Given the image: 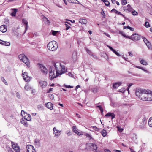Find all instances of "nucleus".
Here are the masks:
<instances>
[{
    "label": "nucleus",
    "mask_w": 152,
    "mask_h": 152,
    "mask_svg": "<svg viewBox=\"0 0 152 152\" xmlns=\"http://www.w3.org/2000/svg\"><path fill=\"white\" fill-rule=\"evenodd\" d=\"M146 44L148 48H150L151 47V45L150 42L148 41L147 42Z\"/></svg>",
    "instance_id": "6e6d98bb"
},
{
    "label": "nucleus",
    "mask_w": 152,
    "mask_h": 152,
    "mask_svg": "<svg viewBox=\"0 0 152 152\" xmlns=\"http://www.w3.org/2000/svg\"><path fill=\"white\" fill-rule=\"evenodd\" d=\"M116 13L118 14V15H120L122 16L123 17H125V16L123 14H121L120 12H119L118 11H117Z\"/></svg>",
    "instance_id": "4d7b16f0"
},
{
    "label": "nucleus",
    "mask_w": 152,
    "mask_h": 152,
    "mask_svg": "<svg viewBox=\"0 0 152 152\" xmlns=\"http://www.w3.org/2000/svg\"><path fill=\"white\" fill-rule=\"evenodd\" d=\"M45 106L50 110H52L53 109V104L50 102H48L45 104Z\"/></svg>",
    "instance_id": "aec40b11"
},
{
    "label": "nucleus",
    "mask_w": 152,
    "mask_h": 152,
    "mask_svg": "<svg viewBox=\"0 0 152 152\" xmlns=\"http://www.w3.org/2000/svg\"><path fill=\"white\" fill-rule=\"evenodd\" d=\"M0 44L5 46H10V42L4 41L0 39Z\"/></svg>",
    "instance_id": "4be33fe9"
},
{
    "label": "nucleus",
    "mask_w": 152,
    "mask_h": 152,
    "mask_svg": "<svg viewBox=\"0 0 152 152\" xmlns=\"http://www.w3.org/2000/svg\"><path fill=\"white\" fill-rule=\"evenodd\" d=\"M24 89L27 91H28L30 89L28 84L27 83L26 84L24 87Z\"/></svg>",
    "instance_id": "72a5a7b5"
},
{
    "label": "nucleus",
    "mask_w": 152,
    "mask_h": 152,
    "mask_svg": "<svg viewBox=\"0 0 152 152\" xmlns=\"http://www.w3.org/2000/svg\"><path fill=\"white\" fill-rule=\"evenodd\" d=\"M125 91V89L123 88L119 90V91L122 93H124Z\"/></svg>",
    "instance_id": "603ef678"
},
{
    "label": "nucleus",
    "mask_w": 152,
    "mask_h": 152,
    "mask_svg": "<svg viewBox=\"0 0 152 152\" xmlns=\"http://www.w3.org/2000/svg\"><path fill=\"white\" fill-rule=\"evenodd\" d=\"M22 22L24 24L26 25L25 31L24 33H23V34H24L25 33L28 29V22L25 19H22Z\"/></svg>",
    "instance_id": "a211bd4d"
},
{
    "label": "nucleus",
    "mask_w": 152,
    "mask_h": 152,
    "mask_svg": "<svg viewBox=\"0 0 152 152\" xmlns=\"http://www.w3.org/2000/svg\"><path fill=\"white\" fill-rule=\"evenodd\" d=\"M22 75L24 80L26 82L29 81L30 80V79L31 78V77L28 75L27 73L26 72L23 73Z\"/></svg>",
    "instance_id": "1a4fd4ad"
},
{
    "label": "nucleus",
    "mask_w": 152,
    "mask_h": 152,
    "mask_svg": "<svg viewBox=\"0 0 152 152\" xmlns=\"http://www.w3.org/2000/svg\"><path fill=\"white\" fill-rule=\"evenodd\" d=\"M12 144V147L16 152H20V149L18 145V144L15 142L11 141Z\"/></svg>",
    "instance_id": "423d86ee"
},
{
    "label": "nucleus",
    "mask_w": 152,
    "mask_h": 152,
    "mask_svg": "<svg viewBox=\"0 0 152 152\" xmlns=\"http://www.w3.org/2000/svg\"><path fill=\"white\" fill-rule=\"evenodd\" d=\"M102 11L101 12V14L102 15V17L104 18L105 17V15L104 13V11L102 9H101Z\"/></svg>",
    "instance_id": "4c0bfd02"
},
{
    "label": "nucleus",
    "mask_w": 152,
    "mask_h": 152,
    "mask_svg": "<svg viewBox=\"0 0 152 152\" xmlns=\"http://www.w3.org/2000/svg\"><path fill=\"white\" fill-rule=\"evenodd\" d=\"M86 50L87 52L89 54L91 55L92 53L91 52L88 48H86Z\"/></svg>",
    "instance_id": "09e8293b"
},
{
    "label": "nucleus",
    "mask_w": 152,
    "mask_h": 152,
    "mask_svg": "<svg viewBox=\"0 0 152 152\" xmlns=\"http://www.w3.org/2000/svg\"><path fill=\"white\" fill-rule=\"evenodd\" d=\"M91 130H94L96 131H98V128L96 126L91 127Z\"/></svg>",
    "instance_id": "79ce46f5"
},
{
    "label": "nucleus",
    "mask_w": 152,
    "mask_h": 152,
    "mask_svg": "<svg viewBox=\"0 0 152 152\" xmlns=\"http://www.w3.org/2000/svg\"><path fill=\"white\" fill-rule=\"evenodd\" d=\"M72 130L73 132L76 133L77 134L79 135H83V132L80 131L78 132L77 131V129L76 127L75 126H74L72 127Z\"/></svg>",
    "instance_id": "f8f14e48"
},
{
    "label": "nucleus",
    "mask_w": 152,
    "mask_h": 152,
    "mask_svg": "<svg viewBox=\"0 0 152 152\" xmlns=\"http://www.w3.org/2000/svg\"><path fill=\"white\" fill-rule=\"evenodd\" d=\"M121 84L122 83L121 82L115 83L113 85V88H117L118 86H120Z\"/></svg>",
    "instance_id": "b1692460"
},
{
    "label": "nucleus",
    "mask_w": 152,
    "mask_h": 152,
    "mask_svg": "<svg viewBox=\"0 0 152 152\" xmlns=\"http://www.w3.org/2000/svg\"><path fill=\"white\" fill-rule=\"evenodd\" d=\"M79 22L82 24H86L87 23V21L84 19H80L79 20Z\"/></svg>",
    "instance_id": "a878e982"
},
{
    "label": "nucleus",
    "mask_w": 152,
    "mask_h": 152,
    "mask_svg": "<svg viewBox=\"0 0 152 152\" xmlns=\"http://www.w3.org/2000/svg\"><path fill=\"white\" fill-rule=\"evenodd\" d=\"M1 79L6 85H8L7 82H6L4 77H1Z\"/></svg>",
    "instance_id": "e433bc0d"
},
{
    "label": "nucleus",
    "mask_w": 152,
    "mask_h": 152,
    "mask_svg": "<svg viewBox=\"0 0 152 152\" xmlns=\"http://www.w3.org/2000/svg\"><path fill=\"white\" fill-rule=\"evenodd\" d=\"M101 133L103 137H104L106 136L107 134V132L106 130L103 129L101 132Z\"/></svg>",
    "instance_id": "c756f323"
},
{
    "label": "nucleus",
    "mask_w": 152,
    "mask_h": 152,
    "mask_svg": "<svg viewBox=\"0 0 152 152\" xmlns=\"http://www.w3.org/2000/svg\"><path fill=\"white\" fill-rule=\"evenodd\" d=\"M38 64L39 65L40 68L42 72L44 74H46L47 73L48 70L43 65L41 64Z\"/></svg>",
    "instance_id": "9b49d317"
},
{
    "label": "nucleus",
    "mask_w": 152,
    "mask_h": 152,
    "mask_svg": "<svg viewBox=\"0 0 152 152\" xmlns=\"http://www.w3.org/2000/svg\"><path fill=\"white\" fill-rule=\"evenodd\" d=\"M57 31H53L52 32V34L53 35H55L57 34Z\"/></svg>",
    "instance_id": "052dcab7"
},
{
    "label": "nucleus",
    "mask_w": 152,
    "mask_h": 152,
    "mask_svg": "<svg viewBox=\"0 0 152 152\" xmlns=\"http://www.w3.org/2000/svg\"><path fill=\"white\" fill-rule=\"evenodd\" d=\"M92 90L94 93H95L97 92L98 89L96 88H94L92 89Z\"/></svg>",
    "instance_id": "58836bf2"
},
{
    "label": "nucleus",
    "mask_w": 152,
    "mask_h": 152,
    "mask_svg": "<svg viewBox=\"0 0 152 152\" xmlns=\"http://www.w3.org/2000/svg\"><path fill=\"white\" fill-rule=\"evenodd\" d=\"M113 52H114L116 55H117L118 56H120L121 55L120 54L118 53L117 51H116L114 49V50L112 51Z\"/></svg>",
    "instance_id": "de8ad7c7"
},
{
    "label": "nucleus",
    "mask_w": 152,
    "mask_h": 152,
    "mask_svg": "<svg viewBox=\"0 0 152 152\" xmlns=\"http://www.w3.org/2000/svg\"><path fill=\"white\" fill-rule=\"evenodd\" d=\"M70 3L78 4L79 2L77 0H67Z\"/></svg>",
    "instance_id": "7c9ffc66"
},
{
    "label": "nucleus",
    "mask_w": 152,
    "mask_h": 152,
    "mask_svg": "<svg viewBox=\"0 0 152 152\" xmlns=\"http://www.w3.org/2000/svg\"><path fill=\"white\" fill-rule=\"evenodd\" d=\"M34 142L37 145H40V141L39 140L36 139L35 140Z\"/></svg>",
    "instance_id": "473e14b6"
},
{
    "label": "nucleus",
    "mask_w": 152,
    "mask_h": 152,
    "mask_svg": "<svg viewBox=\"0 0 152 152\" xmlns=\"http://www.w3.org/2000/svg\"><path fill=\"white\" fill-rule=\"evenodd\" d=\"M49 96L50 98L51 99H53L54 98L53 95L52 94H49Z\"/></svg>",
    "instance_id": "bf43d9fd"
},
{
    "label": "nucleus",
    "mask_w": 152,
    "mask_h": 152,
    "mask_svg": "<svg viewBox=\"0 0 152 152\" xmlns=\"http://www.w3.org/2000/svg\"><path fill=\"white\" fill-rule=\"evenodd\" d=\"M142 38L144 42L145 43V44L148 42V41L147 40V39L144 37H142Z\"/></svg>",
    "instance_id": "a18cd8bd"
},
{
    "label": "nucleus",
    "mask_w": 152,
    "mask_h": 152,
    "mask_svg": "<svg viewBox=\"0 0 152 152\" xmlns=\"http://www.w3.org/2000/svg\"><path fill=\"white\" fill-rule=\"evenodd\" d=\"M47 46L49 50L52 51L55 50L58 47L56 42L55 41H53L49 42Z\"/></svg>",
    "instance_id": "f03ea898"
},
{
    "label": "nucleus",
    "mask_w": 152,
    "mask_h": 152,
    "mask_svg": "<svg viewBox=\"0 0 152 152\" xmlns=\"http://www.w3.org/2000/svg\"><path fill=\"white\" fill-rule=\"evenodd\" d=\"M24 118H22L20 120L21 123L23 124V125L26 127H27L28 126V124L26 120H24Z\"/></svg>",
    "instance_id": "5701e85b"
},
{
    "label": "nucleus",
    "mask_w": 152,
    "mask_h": 152,
    "mask_svg": "<svg viewBox=\"0 0 152 152\" xmlns=\"http://www.w3.org/2000/svg\"><path fill=\"white\" fill-rule=\"evenodd\" d=\"M132 83H130L129 84V85L128 86L127 88V91H128V92H129V88L131 86H132Z\"/></svg>",
    "instance_id": "680f3d73"
},
{
    "label": "nucleus",
    "mask_w": 152,
    "mask_h": 152,
    "mask_svg": "<svg viewBox=\"0 0 152 152\" xmlns=\"http://www.w3.org/2000/svg\"><path fill=\"white\" fill-rule=\"evenodd\" d=\"M65 25L66 27V30H67L69 28H70V26L68 25V24L65 23Z\"/></svg>",
    "instance_id": "13d9d810"
},
{
    "label": "nucleus",
    "mask_w": 152,
    "mask_h": 152,
    "mask_svg": "<svg viewBox=\"0 0 152 152\" xmlns=\"http://www.w3.org/2000/svg\"><path fill=\"white\" fill-rule=\"evenodd\" d=\"M150 92L149 90H142L141 89H137L135 92V94L141 100L146 101L148 93Z\"/></svg>",
    "instance_id": "f257e3e1"
},
{
    "label": "nucleus",
    "mask_w": 152,
    "mask_h": 152,
    "mask_svg": "<svg viewBox=\"0 0 152 152\" xmlns=\"http://www.w3.org/2000/svg\"><path fill=\"white\" fill-rule=\"evenodd\" d=\"M85 135L86 136V137H88L89 140L92 139V137L91 136V135L87 133L85 134Z\"/></svg>",
    "instance_id": "a19ab883"
},
{
    "label": "nucleus",
    "mask_w": 152,
    "mask_h": 152,
    "mask_svg": "<svg viewBox=\"0 0 152 152\" xmlns=\"http://www.w3.org/2000/svg\"><path fill=\"white\" fill-rule=\"evenodd\" d=\"M42 19L43 21L45 24L48 25H50V21L46 17L44 16Z\"/></svg>",
    "instance_id": "412c9836"
},
{
    "label": "nucleus",
    "mask_w": 152,
    "mask_h": 152,
    "mask_svg": "<svg viewBox=\"0 0 152 152\" xmlns=\"http://www.w3.org/2000/svg\"><path fill=\"white\" fill-rule=\"evenodd\" d=\"M111 119H113V118H114L115 117V114L113 113L112 114V115H111Z\"/></svg>",
    "instance_id": "338daca9"
},
{
    "label": "nucleus",
    "mask_w": 152,
    "mask_h": 152,
    "mask_svg": "<svg viewBox=\"0 0 152 152\" xmlns=\"http://www.w3.org/2000/svg\"><path fill=\"white\" fill-rule=\"evenodd\" d=\"M112 113H110V112L108 113H107V114L105 115V117H107V116H111V115H112Z\"/></svg>",
    "instance_id": "3c124183"
},
{
    "label": "nucleus",
    "mask_w": 152,
    "mask_h": 152,
    "mask_svg": "<svg viewBox=\"0 0 152 152\" xmlns=\"http://www.w3.org/2000/svg\"><path fill=\"white\" fill-rule=\"evenodd\" d=\"M127 10L129 11H131L132 10V8L131 7V6L129 4H128L127 6Z\"/></svg>",
    "instance_id": "c9c22d12"
},
{
    "label": "nucleus",
    "mask_w": 152,
    "mask_h": 152,
    "mask_svg": "<svg viewBox=\"0 0 152 152\" xmlns=\"http://www.w3.org/2000/svg\"><path fill=\"white\" fill-rule=\"evenodd\" d=\"M27 152H35L34 147L31 145H28L26 146Z\"/></svg>",
    "instance_id": "6e6552de"
},
{
    "label": "nucleus",
    "mask_w": 152,
    "mask_h": 152,
    "mask_svg": "<svg viewBox=\"0 0 152 152\" xmlns=\"http://www.w3.org/2000/svg\"><path fill=\"white\" fill-rule=\"evenodd\" d=\"M66 70L65 69V67L64 66H61V69H59V71L61 73V74L65 73Z\"/></svg>",
    "instance_id": "cd10ccee"
},
{
    "label": "nucleus",
    "mask_w": 152,
    "mask_h": 152,
    "mask_svg": "<svg viewBox=\"0 0 152 152\" xmlns=\"http://www.w3.org/2000/svg\"><path fill=\"white\" fill-rule=\"evenodd\" d=\"M26 115L24 116V119L28 121H31V115L29 114H28L26 113Z\"/></svg>",
    "instance_id": "dca6fc26"
},
{
    "label": "nucleus",
    "mask_w": 152,
    "mask_h": 152,
    "mask_svg": "<svg viewBox=\"0 0 152 152\" xmlns=\"http://www.w3.org/2000/svg\"><path fill=\"white\" fill-rule=\"evenodd\" d=\"M77 52L75 51L73 53L72 55V58L73 59L74 61H75L77 58Z\"/></svg>",
    "instance_id": "393cba45"
},
{
    "label": "nucleus",
    "mask_w": 152,
    "mask_h": 152,
    "mask_svg": "<svg viewBox=\"0 0 152 152\" xmlns=\"http://www.w3.org/2000/svg\"><path fill=\"white\" fill-rule=\"evenodd\" d=\"M19 59L25 63L28 67H30V62L28 59L24 54H20L18 56Z\"/></svg>",
    "instance_id": "39448f33"
},
{
    "label": "nucleus",
    "mask_w": 152,
    "mask_h": 152,
    "mask_svg": "<svg viewBox=\"0 0 152 152\" xmlns=\"http://www.w3.org/2000/svg\"><path fill=\"white\" fill-rule=\"evenodd\" d=\"M152 100V91H150V92L148 93L146 101H150Z\"/></svg>",
    "instance_id": "6ab92c4d"
},
{
    "label": "nucleus",
    "mask_w": 152,
    "mask_h": 152,
    "mask_svg": "<svg viewBox=\"0 0 152 152\" xmlns=\"http://www.w3.org/2000/svg\"><path fill=\"white\" fill-rule=\"evenodd\" d=\"M39 84L42 88H43L46 86L47 83L46 81L42 80L39 82Z\"/></svg>",
    "instance_id": "4468645a"
},
{
    "label": "nucleus",
    "mask_w": 152,
    "mask_h": 152,
    "mask_svg": "<svg viewBox=\"0 0 152 152\" xmlns=\"http://www.w3.org/2000/svg\"><path fill=\"white\" fill-rule=\"evenodd\" d=\"M49 75L50 79L51 80H53L54 78H56L57 76L59 75H55V70L53 66H50V67L49 70Z\"/></svg>",
    "instance_id": "20e7f679"
},
{
    "label": "nucleus",
    "mask_w": 152,
    "mask_h": 152,
    "mask_svg": "<svg viewBox=\"0 0 152 152\" xmlns=\"http://www.w3.org/2000/svg\"><path fill=\"white\" fill-rule=\"evenodd\" d=\"M16 95L17 97L19 99L20 98V94L18 92H17L16 93Z\"/></svg>",
    "instance_id": "e2e57ef3"
},
{
    "label": "nucleus",
    "mask_w": 152,
    "mask_h": 152,
    "mask_svg": "<svg viewBox=\"0 0 152 152\" xmlns=\"http://www.w3.org/2000/svg\"><path fill=\"white\" fill-rule=\"evenodd\" d=\"M132 14L134 15H138L137 12L135 10L132 12Z\"/></svg>",
    "instance_id": "864d4df0"
},
{
    "label": "nucleus",
    "mask_w": 152,
    "mask_h": 152,
    "mask_svg": "<svg viewBox=\"0 0 152 152\" xmlns=\"http://www.w3.org/2000/svg\"><path fill=\"white\" fill-rule=\"evenodd\" d=\"M107 47L112 51H113L114 50V49L111 46L107 45Z\"/></svg>",
    "instance_id": "0e129e2a"
},
{
    "label": "nucleus",
    "mask_w": 152,
    "mask_h": 152,
    "mask_svg": "<svg viewBox=\"0 0 152 152\" xmlns=\"http://www.w3.org/2000/svg\"><path fill=\"white\" fill-rule=\"evenodd\" d=\"M131 37H132V40L133 41H138L140 39V36L137 34H133L131 36Z\"/></svg>",
    "instance_id": "9d476101"
},
{
    "label": "nucleus",
    "mask_w": 152,
    "mask_h": 152,
    "mask_svg": "<svg viewBox=\"0 0 152 152\" xmlns=\"http://www.w3.org/2000/svg\"><path fill=\"white\" fill-rule=\"evenodd\" d=\"M140 63L144 65H148L147 62L144 60L142 59L140 61Z\"/></svg>",
    "instance_id": "c85d7f7f"
},
{
    "label": "nucleus",
    "mask_w": 152,
    "mask_h": 152,
    "mask_svg": "<svg viewBox=\"0 0 152 152\" xmlns=\"http://www.w3.org/2000/svg\"><path fill=\"white\" fill-rule=\"evenodd\" d=\"M147 122V118L145 116H144L143 118L142 119V121L140 122V125H139L140 128L141 129L144 128V126L146 124Z\"/></svg>",
    "instance_id": "0eeeda50"
},
{
    "label": "nucleus",
    "mask_w": 152,
    "mask_h": 152,
    "mask_svg": "<svg viewBox=\"0 0 152 152\" xmlns=\"http://www.w3.org/2000/svg\"><path fill=\"white\" fill-rule=\"evenodd\" d=\"M145 26L146 28H148L150 27V25L149 23L147 21L145 22Z\"/></svg>",
    "instance_id": "37998d69"
},
{
    "label": "nucleus",
    "mask_w": 152,
    "mask_h": 152,
    "mask_svg": "<svg viewBox=\"0 0 152 152\" xmlns=\"http://www.w3.org/2000/svg\"><path fill=\"white\" fill-rule=\"evenodd\" d=\"M104 3L106 6H108L110 5V3L107 0H106V1H104Z\"/></svg>",
    "instance_id": "c03bdc74"
},
{
    "label": "nucleus",
    "mask_w": 152,
    "mask_h": 152,
    "mask_svg": "<svg viewBox=\"0 0 152 152\" xmlns=\"http://www.w3.org/2000/svg\"><path fill=\"white\" fill-rule=\"evenodd\" d=\"M26 112H25V111H23V110H22L21 111V115L23 117V118H24V116H23V115H25V114H26Z\"/></svg>",
    "instance_id": "5fc2aeb1"
},
{
    "label": "nucleus",
    "mask_w": 152,
    "mask_h": 152,
    "mask_svg": "<svg viewBox=\"0 0 152 152\" xmlns=\"http://www.w3.org/2000/svg\"><path fill=\"white\" fill-rule=\"evenodd\" d=\"M90 147L91 148H92L94 150H96L97 148V147L96 145L94 143L91 144Z\"/></svg>",
    "instance_id": "bb28decb"
},
{
    "label": "nucleus",
    "mask_w": 152,
    "mask_h": 152,
    "mask_svg": "<svg viewBox=\"0 0 152 152\" xmlns=\"http://www.w3.org/2000/svg\"><path fill=\"white\" fill-rule=\"evenodd\" d=\"M12 12L10 15L12 17L16 16L17 12H18V10L16 8H12L11 9Z\"/></svg>",
    "instance_id": "2eb2a0df"
},
{
    "label": "nucleus",
    "mask_w": 152,
    "mask_h": 152,
    "mask_svg": "<svg viewBox=\"0 0 152 152\" xmlns=\"http://www.w3.org/2000/svg\"><path fill=\"white\" fill-rule=\"evenodd\" d=\"M103 34L104 35H106V36H107L109 38H110V35L109 34H107L106 32H104Z\"/></svg>",
    "instance_id": "774afa93"
},
{
    "label": "nucleus",
    "mask_w": 152,
    "mask_h": 152,
    "mask_svg": "<svg viewBox=\"0 0 152 152\" xmlns=\"http://www.w3.org/2000/svg\"><path fill=\"white\" fill-rule=\"evenodd\" d=\"M117 11L115 9H113V10H112L111 11V12H114L115 13H116V12Z\"/></svg>",
    "instance_id": "69168bd1"
},
{
    "label": "nucleus",
    "mask_w": 152,
    "mask_h": 152,
    "mask_svg": "<svg viewBox=\"0 0 152 152\" xmlns=\"http://www.w3.org/2000/svg\"><path fill=\"white\" fill-rule=\"evenodd\" d=\"M53 131H54V134L55 135V137H58L60 136L61 134V131L58 130L55 127L53 128Z\"/></svg>",
    "instance_id": "ddd939ff"
},
{
    "label": "nucleus",
    "mask_w": 152,
    "mask_h": 152,
    "mask_svg": "<svg viewBox=\"0 0 152 152\" xmlns=\"http://www.w3.org/2000/svg\"><path fill=\"white\" fill-rule=\"evenodd\" d=\"M65 87L66 88H73V86H67L66 85L64 84V85Z\"/></svg>",
    "instance_id": "8fccbe9b"
},
{
    "label": "nucleus",
    "mask_w": 152,
    "mask_h": 152,
    "mask_svg": "<svg viewBox=\"0 0 152 152\" xmlns=\"http://www.w3.org/2000/svg\"><path fill=\"white\" fill-rule=\"evenodd\" d=\"M126 28H128V29H129L131 31H133L134 30V28H133L131 27H130L129 26H124V29Z\"/></svg>",
    "instance_id": "f704fd0d"
},
{
    "label": "nucleus",
    "mask_w": 152,
    "mask_h": 152,
    "mask_svg": "<svg viewBox=\"0 0 152 152\" xmlns=\"http://www.w3.org/2000/svg\"><path fill=\"white\" fill-rule=\"evenodd\" d=\"M148 124L150 127H152V117H151L148 121Z\"/></svg>",
    "instance_id": "2f4dec72"
},
{
    "label": "nucleus",
    "mask_w": 152,
    "mask_h": 152,
    "mask_svg": "<svg viewBox=\"0 0 152 152\" xmlns=\"http://www.w3.org/2000/svg\"><path fill=\"white\" fill-rule=\"evenodd\" d=\"M141 69L143 70L145 72L148 73V74H150V72H149V71H148L146 70L144 68H143V67H142Z\"/></svg>",
    "instance_id": "49530a36"
},
{
    "label": "nucleus",
    "mask_w": 152,
    "mask_h": 152,
    "mask_svg": "<svg viewBox=\"0 0 152 152\" xmlns=\"http://www.w3.org/2000/svg\"><path fill=\"white\" fill-rule=\"evenodd\" d=\"M53 66L54 68H55L54 70H56V72L57 75H61V73L59 71V69H61V63L59 62H52Z\"/></svg>",
    "instance_id": "7ed1b4c3"
},
{
    "label": "nucleus",
    "mask_w": 152,
    "mask_h": 152,
    "mask_svg": "<svg viewBox=\"0 0 152 152\" xmlns=\"http://www.w3.org/2000/svg\"><path fill=\"white\" fill-rule=\"evenodd\" d=\"M7 30V26L5 25H2L0 27V31L3 33L6 32Z\"/></svg>",
    "instance_id": "f3484780"
},
{
    "label": "nucleus",
    "mask_w": 152,
    "mask_h": 152,
    "mask_svg": "<svg viewBox=\"0 0 152 152\" xmlns=\"http://www.w3.org/2000/svg\"><path fill=\"white\" fill-rule=\"evenodd\" d=\"M121 2L122 4L123 5L126 4L127 3L126 0H121Z\"/></svg>",
    "instance_id": "ea45409f"
}]
</instances>
